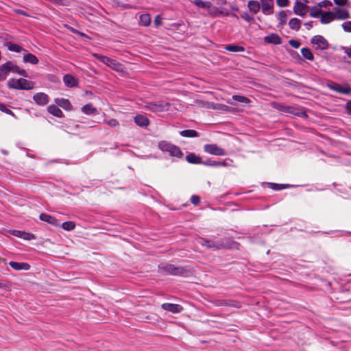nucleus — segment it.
<instances>
[{
	"label": "nucleus",
	"mask_w": 351,
	"mask_h": 351,
	"mask_svg": "<svg viewBox=\"0 0 351 351\" xmlns=\"http://www.w3.org/2000/svg\"><path fill=\"white\" fill-rule=\"evenodd\" d=\"M198 243L202 246L213 250H218L225 248H230L232 241L228 239H221L218 241H213L206 238L200 237Z\"/></svg>",
	"instance_id": "obj_1"
},
{
	"label": "nucleus",
	"mask_w": 351,
	"mask_h": 351,
	"mask_svg": "<svg viewBox=\"0 0 351 351\" xmlns=\"http://www.w3.org/2000/svg\"><path fill=\"white\" fill-rule=\"evenodd\" d=\"M194 3L197 8L206 10L208 14L212 16H227L229 14L227 9L213 6L211 1H194Z\"/></svg>",
	"instance_id": "obj_2"
},
{
	"label": "nucleus",
	"mask_w": 351,
	"mask_h": 351,
	"mask_svg": "<svg viewBox=\"0 0 351 351\" xmlns=\"http://www.w3.org/2000/svg\"><path fill=\"white\" fill-rule=\"evenodd\" d=\"M8 86L16 90H32L34 88V82L25 78H11L8 81Z\"/></svg>",
	"instance_id": "obj_3"
},
{
	"label": "nucleus",
	"mask_w": 351,
	"mask_h": 351,
	"mask_svg": "<svg viewBox=\"0 0 351 351\" xmlns=\"http://www.w3.org/2000/svg\"><path fill=\"white\" fill-rule=\"evenodd\" d=\"M159 268L166 272L168 274L185 276H186L188 271L182 267H176L172 264H165L159 265Z\"/></svg>",
	"instance_id": "obj_4"
},
{
	"label": "nucleus",
	"mask_w": 351,
	"mask_h": 351,
	"mask_svg": "<svg viewBox=\"0 0 351 351\" xmlns=\"http://www.w3.org/2000/svg\"><path fill=\"white\" fill-rule=\"evenodd\" d=\"M169 103L162 100L158 101H147L145 104L146 109L152 112H165L169 109Z\"/></svg>",
	"instance_id": "obj_5"
},
{
	"label": "nucleus",
	"mask_w": 351,
	"mask_h": 351,
	"mask_svg": "<svg viewBox=\"0 0 351 351\" xmlns=\"http://www.w3.org/2000/svg\"><path fill=\"white\" fill-rule=\"evenodd\" d=\"M348 1H334L337 5L333 8L332 12L335 16V19L344 20L349 18V12L344 8Z\"/></svg>",
	"instance_id": "obj_6"
},
{
	"label": "nucleus",
	"mask_w": 351,
	"mask_h": 351,
	"mask_svg": "<svg viewBox=\"0 0 351 351\" xmlns=\"http://www.w3.org/2000/svg\"><path fill=\"white\" fill-rule=\"evenodd\" d=\"M204 151L209 154L217 156L226 155V152L217 144H206L204 146Z\"/></svg>",
	"instance_id": "obj_7"
},
{
	"label": "nucleus",
	"mask_w": 351,
	"mask_h": 351,
	"mask_svg": "<svg viewBox=\"0 0 351 351\" xmlns=\"http://www.w3.org/2000/svg\"><path fill=\"white\" fill-rule=\"evenodd\" d=\"M311 43L316 46V48L320 50H326L328 49L329 44L327 40L321 35L314 36L311 39Z\"/></svg>",
	"instance_id": "obj_8"
},
{
	"label": "nucleus",
	"mask_w": 351,
	"mask_h": 351,
	"mask_svg": "<svg viewBox=\"0 0 351 351\" xmlns=\"http://www.w3.org/2000/svg\"><path fill=\"white\" fill-rule=\"evenodd\" d=\"M10 73H13L12 61H7L0 66V82L4 81Z\"/></svg>",
	"instance_id": "obj_9"
},
{
	"label": "nucleus",
	"mask_w": 351,
	"mask_h": 351,
	"mask_svg": "<svg viewBox=\"0 0 351 351\" xmlns=\"http://www.w3.org/2000/svg\"><path fill=\"white\" fill-rule=\"evenodd\" d=\"M332 1H319L318 7L314 6L312 8L311 12H310V16L313 18H317L322 14V7L326 8L328 6H332Z\"/></svg>",
	"instance_id": "obj_10"
},
{
	"label": "nucleus",
	"mask_w": 351,
	"mask_h": 351,
	"mask_svg": "<svg viewBox=\"0 0 351 351\" xmlns=\"http://www.w3.org/2000/svg\"><path fill=\"white\" fill-rule=\"evenodd\" d=\"M328 87L330 90H332L338 93L348 95L351 93V88L348 86H343L340 84L332 82L328 84Z\"/></svg>",
	"instance_id": "obj_11"
},
{
	"label": "nucleus",
	"mask_w": 351,
	"mask_h": 351,
	"mask_svg": "<svg viewBox=\"0 0 351 351\" xmlns=\"http://www.w3.org/2000/svg\"><path fill=\"white\" fill-rule=\"evenodd\" d=\"M33 99L38 106H45L49 101V96L45 93H38L33 96Z\"/></svg>",
	"instance_id": "obj_12"
},
{
	"label": "nucleus",
	"mask_w": 351,
	"mask_h": 351,
	"mask_svg": "<svg viewBox=\"0 0 351 351\" xmlns=\"http://www.w3.org/2000/svg\"><path fill=\"white\" fill-rule=\"evenodd\" d=\"M62 80L64 84L68 88H74L78 86V80L71 74H65Z\"/></svg>",
	"instance_id": "obj_13"
},
{
	"label": "nucleus",
	"mask_w": 351,
	"mask_h": 351,
	"mask_svg": "<svg viewBox=\"0 0 351 351\" xmlns=\"http://www.w3.org/2000/svg\"><path fill=\"white\" fill-rule=\"evenodd\" d=\"M134 123L139 127L146 128L149 125V119L143 114H138L134 117Z\"/></svg>",
	"instance_id": "obj_14"
},
{
	"label": "nucleus",
	"mask_w": 351,
	"mask_h": 351,
	"mask_svg": "<svg viewBox=\"0 0 351 351\" xmlns=\"http://www.w3.org/2000/svg\"><path fill=\"white\" fill-rule=\"evenodd\" d=\"M162 308L173 313H178L183 310V307L181 305L171 303H164L162 304Z\"/></svg>",
	"instance_id": "obj_15"
},
{
	"label": "nucleus",
	"mask_w": 351,
	"mask_h": 351,
	"mask_svg": "<svg viewBox=\"0 0 351 351\" xmlns=\"http://www.w3.org/2000/svg\"><path fill=\"white\" fill-rule=\"evenodd\" d=\"M39 217L40 220L53 226L58 227L60 226V221L56 218L47 213H41Z\"/></svg>",
	"instance_id": "obj_16"
},
{
	"label": "nucleus",
	"mask_w": 351,
	"mask_h": 351,
	"mask_svg": "<svg viewBox=\"0 0 351 351\" xmlns=\"http://www.w3.org/2000/svg\"><path fill=\"white\" fill-rule=\"evenodd\" d=\"M293 10L295 14L304 16L307 12V5L302 1H295Z\"/></svg>",
	"instance_id": "obj_17"
},
{
	"label": "nucleus",
	"mask_w": 351,
	"mask_h": 351,
	"mask_svg": "<svg viewBox=\"0 0 351 351\" xmlns=\"http://www.w3.org/2000/svg\"><path fill=\"white\" fill-rule=\"evenodd\" d=\"M264 41L269 44L280 45L282 38L278 34L271 33L264 38Z\"/></svg>",
	"instance_id": "obj_18"
},
{
	"label": "nucleus",
	"mask_w": 351,
	"mask_h": 351,
	"mask_svg": "<svg viewBox=\"0 0 351 351\" xmlns=\"http://www.w3.org/2000/svg\"><path fill=\"white\" fill-rule=\"evenodd\" d=\"M9 265L12 269L17 270V271H20V270L28 271L30 269L29 264H28L27 263L10 261L9 263Z\"/></svg>",
	"instance_id": "obj_19"
},
{
	"label": "nucleus",
	"mask_w": 351,
	"mask_h": 351,
	"mask_svg": "<svg viewBox=\"0 0 351 351\" xmlns=\"http://www.w3.org/2000/svg\"><path fill=\"white\" fill-rule=\"evenodd\" d=\"M56 104L66 110H70L72 108V105L70 101L65 98H56L54 100Z\"/></svg>",
	"instance_id": "obj_20"
},
{
	"label": "nucleus",
	"mask_w": 351,
	"mask_h": 351,
	"mask_svg": "<svg viewBox=\"0 0 351 351\" xmlns=\"http://www.w3.org/2000/svg\"><path fill=\"white\" fill-rule=\"evenodd\" d=\"M232 100H234V101H237V102L243 104L245 105L248 104L250 102V99L249 98H247L245 96L237 95H233L232 97V99L227 100V103H228L231 105H235L236 104L235 102H234Z\"/></svg>",
	"instance_id": "obj_21"
},
{
	"label": "nucleus",
	"mask_w": 351,
	"mask_h": 351,
	"mask_svg": "<svg viewBox=\"0 0 351 351\" xmlns=\"http://www.w3.org/2000/svg\"><path fill=\"white\" fill-rule=\"evenodd\" d=\"M81 111L86 115H93L98 114L97 109L95 107H94L91 103L83 106L81 108Z\"/></svg>",
	"instance_id": "obj_22"
},
{
	"label": "nucleus",
	"mask_w": 351,
	"mask_h": 351,
	"mask_svg": "<svg viewBox=\"0 0 351 351\" xmlns=\"http://www.w3.org/2000/svg\"><path fill=\"white\" fill-rule=\"evenodd\" d=\"M10 51H14L16 53H21L22 51L27 52L25 49H24L21 45L12 43V42H6L3 44Z\"/></svg>",
	"instance_id": "obj_23"
},
{
	"label": "nucleus",
	"mask_w": 351,
	"mask_h": 351,
	"mask_svg": "<svg viewBox=\"0 0 351 351\" xmlns=\"http://www.w3.org/2000/svg\"><path fill=\"white\" fill-rule=\"evenodd\" d=\"M335 19V16L332 11L326 12L322 14L320 21L323 24H327Z\"/></svg>",
	"instance_id": "obj_24"
},
{
	"label": "nucleus",
	"mask_w": 351,
	"mask_h": 351,
	"mask_svg": "<svg viewBox=\"0 0 351 351\" xmlns=\"http://www.w3.org/2000/svg\"><path fill=\"white\" fill-rule=\"evenodd\" d=\"M262 3V12L266 15H269L273 13L274 1H261Z\"/></svg>",
	"instance_id": "obj_25"
},
{
	"label": "nucleus",
	"mask_w": 351,
	"mask_h": 351,
	"mask_svg": "<svg viewBox=\"0 0 351 351\" xmlns=\"http://www.w3.org/2000/svg\"><path fill=\"white\" fill-rule=\"evenodd\" d=\"M186 160L190 164H203V160H202L201 157L194 153H190L187 154L186 156Z\"/></svg>",
	"instance_id": "obj_26"
},
{
	"label": "nucleus",
	"mask_w": 351,
	"mask_h": 351,
	"mask_svg": "<svg viewBox=\"0 0 351 351\" xmlns=\"http://www.w3.org/2000/svg\"><path fill=\"white\" fill-rule=\"evenodd\" d=\"M267 184L274 191H280L295 186V185H291L289 184H277L273 182H267Z\"/></svg>",
	"instance_id": "obj_27"
},
{
	"label": "nucleus",
	"mask_w": 351,
	"mask_h": 351,
	"mask_svg": "<svg viewBox=\"0 0 351 351\" xmlns=\"http://www.w3.org/2000/svg\"><path fill=\"white\" fill-rule=\"evenodd\" d=\"M23 60L25 63H30L32 64H37L38 63V58L30 53H25L23 56Z\"/></svg>",
	"instance_id": "obj_28"
},
{
	"label": "nucleus",
	"mask_w": 351,
	"mask_h": 351,
	"mask_svg": "<svg viewBox=\"0 0 351 351\" xmlns=\"http://www.w3.org/2000/svg\"><path fill=\"white\" fill-rule=\"evenodd\" d=\"M48 112L53 116L61 118L64 114L62 111L56 105H50L47 108Z\"/></svg>",
	"instance_id": "obj_29"
},
{
	"label": "nucleus",
	"mask_w": 351,
	"mask_h": 351,
	"mask_svg": "<svg viewBox=\"0 0 351 351\" xmlns=\"http://www.w3.org/2000/svg\"><path fill=\"white\" fill-rule=\"evenodd\" d=\"M169 153L171 156L178 158H180L183 156V153L180 148L174 145H173L171 149L169 150Z\"/></svg>",
	"instance_id": "obj_30"
},
{
	"label": "nucleus",
	"mask_w": 351,
	"mask_h": 351,
	"mask_svg": "<svg viewBox=\"0 0 351 351\" xmlns=\"http://www.w3.org/2000/svg\"><path fill=\"white\" fill-rule=\"evenodd\" d=\"M180 135L186 138H195L199 136V134L194 130H184L180 132Z\"/></svg>",
	"instance_id": "obj_31"
},
{
	"label": "nucleus",
	"mask_w": 351,
	"mask_h": 351,
	"mask_svg": "<svg viewBox=\"0 0 351 351\" xmlns=\"http://www.w3.org/2000/svg\"><path fill=\"white\" fill-rule=\"evenodd\" d=\"M301 53L302 56L308 60L313 61L314 60V56L311 50L308 47H303L301 49Z\"/></svg>",
	"instance_id": "obj_32"
},
{
	"label": "nucleus",
	"mask_w": 351,
	"mask_h": 351,
	"mask_svg": "<svg viewBox=\"0 0 351 351\" xmlns=\"http://www.w3.org/2000/svg\"><path fill=\"white\" fill-rule=\"evenodd\" d=\"M225 49L230 52H241L245 51V48L239 45H228L225 47Z\"/></svg>",
	"instance_id": "obj_33"
},
{
	"label": "nucleus",
	"mask_w": 351,
	"mask_h": 351,
	"mask_svg": "<svg viewBox=\"0 0 351 351\" xmlns=\"http://www.w3.org/2000/svg\"><path fill=\"white\" fill-rule=\"evenodd\" d=\"M300 23L301 21L300 19L297 18H293L289 21V25L291 29L298 31L300 28Z\"/></svg>",
	"instance_id": "obj_34"
},
{
	"label": "nucleus",
	"mask_w": 351,
	"mask_h": 351,
	"mask_svg": "<svg viewBox=\"0 0 351 351\" xmlns=\"http://www.w3.org/2000/svg\"><path fill=\"white\" fill-rule=\"evenodd\" d=\"M140 23L145 26L147 27L151 23V16L149 14H143L140 16Z\"/></svg>",
	"instance_id": "obj_35"
},
{
	"label": "nucleus",
	"mask_w": 351,
	"mask_h": 351,
	"mask_svg": "<svg viewBox=\"0 0 351 351\" xmlns=\"http://www.w3.org/2000/svg\"><path fill=\"white\" fill-rule=\"evenodd\" d=\"M172 145L173 144L165 141H162L158 143V148L162 152H169V150L171 149Z\"/></svg>",
	"instance_id": "obj_36"
},
{
	"label": "nucleus",
	"mask_w": 351,
	"mask_h": 351,
	"mask_svg": "<svg viewBox=\"0 0 351 351\" xmlns=\"http://www.w3.org/2000/svg\"><path fill=\"white\" fill-rule=\"evenodd\" d=\"M213 108L214 110L226 111V112H232L233 108L230 106H226L225 104H216L213 105Z\"/></svg>",
	"instance_id": "obj_37"
},
{
	"label": "nucleus",
	"mask_w": 351,
	"mask_h": 351,
	"mask_svg": "<svg viewBox=\"0 0 351 351\" xmlns=\"http://www.w3.org/2000/svg\"><path fill=\"white\" fill-rule=\"evenodd\" d=\"M247 6L250 10L253 12L254 13L258 12L261 8L259 1H248Z\"/></svg>",
	"instance_id": "obj_38"
},
{
	"label": "nucleus",
	"mask_w": 351,
	"mask_h": 351,
	"mask_svg": "<svg viewBox=\"0 0 351 351\" xmlns=\"http://www.w3.org/2000/svg\"><path fill=\"white\" fill-rule=\"evenodd\" d=\"M13 73H17L24 77H28V74H27V71L24 69H21L14 62H13Z\"/></svg>",
	"instance_id": "obj_39"
},
{
	"label": "nucleus",
	"mask_w": 351,
	"mask_h": 351,
	"mask_svg": "<svg viewBox=\"0 0 351 351\" xmlns=\"http://www.w3.org/2000/svg\"><path fill=\"white\" fill-rule=\"evenodd\" d=\"M61 227L64 230L67 231H71L75 229V223L73 221H65L63 222L61 225Z\"/></svg>",
	"instance_id": "obj_40"
},
{
	"label": "nucleus",
	"mask_w": 351,
	"mask_h": 351,
	"mask_svg": "<svg viewBox=\"0 0 351 351\" xmlns=\"http://www.w3.org/2000/svg\"><path fill=\"white\" fill-rule=\"evenodd\" d=\"M95 58H96L98 60H99L101 63L106 64L108 66L109 62H110V58L107 56L100 55V54H94Z\"/></svg>",
	"instance_id": "obj_41"
},
{
	"label": "nucleus",
	"mask_w": 351,
	"mask_h": 351,
	"mask_svg": "<svg viewBox=\"0 0 351 351\" xmlns=\"http://www.w3.org/2000/svg\"><path fill=\"white\" fill-rule=\"evenodd\" d=\"M287 14L284 10H282L278 13V20L280 21V25H284L287 23Z\"/></svg>",
	"instance_id": "obj_42"
},
{
	"label": "nucleus",
	"mask_w": 351,
	"mask_h": 351,
	"mask_svg": "<svg viewBox=\"0 0 351 351\" xmlns=\"http://www.w3.org/2000/svg\"><path fill=\"white\" fill-rule=\"evenodd\" d=\"M0 110L8 114L12 115V117H15L14 112L8 108L6 106L2 103H0Z\"/></svg>",
	"instance_id": "obj_43"
},
{
	"label": "nucleus",
	"mask_w": 351,
	"mask_h": 351,
	"mask_svg": "<svg viewBox=\"0 0 351 351\" xmlns=\"http://www.w3.org/2000/svg\"><path fill=\"white\" fill-rule=\"evenodd\" d=\"M225 304L226 306H233V307H235V308H239L241 307V302H238V301H235V300H230L228 302H226L225 303Z\"/></svg>",
	"instance_id": "obj_44"
},
{
	"label": "nucleus",
	"mask_w": 351,
	"mask_h": 351,
	"mask_svg": "<svg viewBox=\"0 0 351 351\" xmlns=\"http://www.w3.org/2000/svg\"><path fill=\"white\" fill-rule=\"evenodd\" d=\"M21 239L29 241L32 239H34L35 236L32 233H29V232L23 231Z\"/></svg>",
	"instance_id": "obj_45"
},
{
	"label": "nucleus",
	"mask_w": 351,
	"mask_h": 351,
	"mask_svg": "<svg viewBox=\"0 0 351 351\" xmlns=\"http://www.w3.org/2000/svg\"><path fill=\"white\" fill-rule=\"evenodd\" d=\"M202 165H206V166L218 167L219 164H218V161L209 159V160H207L205 161L203 160Z\"/></svg>",
	"instance_id": "obj_46"
},
{
	"label": "nucleus",
	"mask_w": 351,
	"mask_h": 351,
	"mask_svg": "<svg viewBox=\"0 0 351 351\" xmlns=\"http://www.w3.org/2000/svg\"><path fill=\"white\" fill-rule=\"evenodd\" d=\"M104 123L112 128H116L119 125V121L115 119H111L109 121H105Z\"/></svg>",
	"instance_id": "obj_47"
},
{
	"label": "nucleus",
	"mask_w": 351,
	"mask_h": 351,
	"mask_svg": "<svg viewBox=\"0 0 351 351\" xmlns=\"http://www.w3.org/2000/svg\"><path fill=\"white\" fill-rule=\"evenodd\" d=\"M341 26L346 32H351V21L343 23Z\"/></svg>",
	"instance_id": "obj_48"
},
{
	"label": "nucleus",
	"mask_w": 351,
	"mask_h": 351,
	"mask_svg": "<svg viewBox=\"0 0 351 351\" xmlns=\"http://www.w3.org/2000/svg\"><path fill=\"white\" fill-rule=\"evenodd\" d=\"M190 201L193 205L197 206L200 202V197L197 195H193L190 198Z\"/></svg>",
	"instance_id": "obj_49"
},
{
	"label": "nucleus",
	"mask_w": 351,
	"mask_h": 351,
	"mask_svg": "<svg viewBox=\"0 0 351 351\" xmlns=\"http://www.w3.org/2000/svg\"><path fill=\"white\" fill-rule=\"evenodd\" d=\"M289 43L292 47L295 49H298L301 45L299 40L295 39L289 40Z\"/></svg>",
	"instance_id": "obj_50"
},
{
	"label": "nucleus",
	"mask_w": 351,
	"mask_h": 351,
	"mask_svg": "<svg viewBox=\"0 0 351 351\" xmlns=\"http://www.w3.org/2000/svg\"><path fill=\"white\" fill-rule=\"evenodd\" d=\"M241 18H243L245 21L247 22H252L254 21V17L252 16H250L247 12H243L241 14Z\"/></svg>",
	"instance_id": "obj_51"
},
{
	"label": "nucleus",
	"mask_w": 351,
	"mask_h": 351,
	"mask_svg": "<svg viewBox=\"0 0 351 351\" xmlns=\"http://www.w3.org/2000/svg\"><path fill=\"white\" fill-rule=\"evenodd\" d=\"M341 49L343 51L348 58H351V45L350 47H341Z\"/></svg>",
	"instance_id": "obj_52"
},
{
	"label": "nucleus",
	"mask_w": 351,
	"mask_h": 351,
	"mask_svg": "<svg viewBox=\"0 0 351 351\" xmlns=\"http://www.w3.org/2000/svg\"><path fill=\"white\" fill-rule=\"evenodd\" d=\"M119 64L115 60L111 58L110 62H109L108 66L112 69H115Z\"/></svg>",
	"instance_id": "obj_53"
},
{
	"label": "nucleus",
	"mask_w": 351,
	"mask_h": 351,
	"mask_svg": "<svg viewBox=\"0 0 351 351\" xmlns=\"http://www.w3.org/2000/svg\"><path fill=\"white\" fill-rule=\"evenodd\" d=\"M22 232H23V231H21V230H10V233L13 236H15V237H19V238L21 237Z\"/></svg>",
	"instance_id": "obj_54"
},
{
	"label": "nucleus",
	"mask_w": 351,
	"mask_h": 351,
	"mask_svg": "<svg viewBox=\"0 0 351 351\" xmlns=\"http://www.w3.org/2000/svg\"><path fill=\"white\" fill-rule=\"evenodd\" d=\"M154 23L156 27L161 25V18L160 15H157L154 19Z\"/></svg>",
	"instance_id": "obj_55"
},
{
	"label": "nucleus",
	"mask_w": 351,
	"mask_h": 351,
	"mask_svg": "<svg viewBox=\"0 0 351 351\" xmlns=\"http://www.w3.org/2000/svg\"><path fill=\"white\" fill-rule=\"evenodd\" d=\"M276 3L279 7L283 8L288 6L289 1H276Z\"/></svg>",
	"instance_id": "obj_56"
},
{
	"label": "nucleus",
	"mask_w": 351,
	"mask_h": 351,
	"mask_svg": "<svg viewBox=\"0 0 351 351\" xmlns=\"http://www.w3.org/2000/svg\"><path fill=\"white\" fill-rule=\"evenodd\" d=\"M345 108L348 111L349 114H351V100L345 104Z\"/></svg>",
	"instance_id": "obj_57"
},
{
	"label": "nucleus",
	"mask_w": 351,
	"mask_h": 351,
	"mask_svg": "<svg viewBox=\"0 0 351 351\" xmlns=\"http://www.w3.org/2000/svg\"><path fill=\"white\" fill-rule=\"evenodd\" d=\"M218 167H226V166H228L229 165L226 162V160L224 161H218Z\"/></svg>",
	"instance_id": "obj_58"
},
{
	"label": "nucleus",
	"mask_w": 351,
	"mask_h": 351,
	"mask_svg": "<svg viewBox=\"0 0 351 351\" xmlns=\"http://www.w3.org/2000/svg\"><path fill=\"white\" fill-rule=\"evenodd\" d=\"M304 25L306 26L307 29H310L313 27V21H309L308 23H304Z\"/></svg>",
	"instance_id": "obj_59"
},
{
	"label": "nucleus",
	"mask_w": 351,
	"mask_h": 351,
	"mask_svg": "<svg viewBox=\"0 0 351 351\" xmlns=\"http://www.w3.org/2000/svg\"><path fill=\"white\" fill-rule=\"evenodd\" d=\"M280 109L281 110H285V112H292V111L290 110V109H291L290 107L282 106Z\"/></svg>",
	"instance_id": "obj_60"
},
{
	"label": "nucleus",
	"mask_w": 351,
	"mask_h": 351,
	"mask_svg": "<svg viewBox=\"0 0 351 351\" xmlns=\"http://www.w3.org/2000/svg\"><path fill=\"white\" fill-rule=\"evenodd\" d=\"M56 2L58 3L59 5H69V3H68L69 1H56Z\"/></svg>",
	"instance_id": "obj_61"
},
{
	"label": "nucleus",
	"mask_w": 351,
	"mask_h": 351,
	"mask_svg": "<svg viewBox=\"0 0 351 351\" xmlns=\"http://www.w3.org/2000/svg\"><path fill=\"white\" fill-rule=\"evenodd\" d=\"M16 12L18 14H20L26 15V13L23 10H16Z\"/></svg>",
	"instance_id": "obj_62"
},
{
	"label": "nucleus",
	"mask_w": 351,
	"mask_h": 351,
	"mask_svg": "<svg viewBox=\"0 0 351 351\" xmlns=\"http://www.w3.org/2000/svg\"><path fill=\"white\" fill-rule=\"evenodd\" d=\"M118 5H121V6H123V7H124V8H130V7H131V6H130L128 4H126V5H125V4H123V5H122V4H121V3H120V2H119V1H118Z\"/></svg>",
	"instance_id": "obj_63"
},
{
	"label": "nucleus",
	"mask_w": 351,
	"mask_h": 351,
	"mask_svg": "<svg viewBox=\"0 0 351 351\" xmlns=\"http://www.w3.org/2000/svg\"><path fill=\"white\" fill-rule=\"evenodd\" d=\"M300 114H301V115H302V117H307V114H306V113L305 112H302Z\"/></svg>",
	"instance_id": "obj_64"
}]
</instances>
